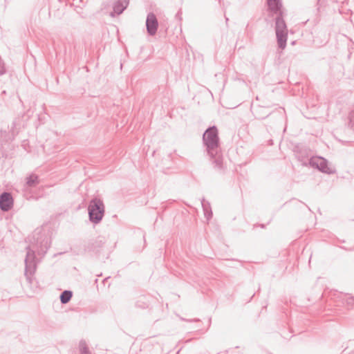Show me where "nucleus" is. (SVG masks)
Here are the masks:
<instances>
[{
	"mask_svg": "<svg viewBox=\"0 0 354 354\" xmlns=\"http://www.w3.org/2000/svg\"><path fill=\"white\" fill-rule=\"evenodd\" d=\"M278 118L280 120L283 119V112L281 111H280V110L278 111Z\"/></svg>",
	"mask_w": 354,
	"mask_h": 354,
	"instance_id": "16",
	"label": "nucleus"
},
{
	"mask_svg": "<svg viewBox=\"0 0 354 354\" xmlns=\"http://www.w3.org/2000/svg\"><path fill=\"white\" fill-rule=\"evenodd\" d=\"M46 250H47V248H46V250H44L43 249H41V250H39V251H38V254H44V253H46Z\"/></svg>",
	"mask_w": 354,
	"mask_h": 354,
	"instance_id": "18",
	"label": "nucleus"
},
{
	"mask_svg": "<svg viewBox=\"0 0 354 354\" xmlns=\"http://www.w3.org/2000/svg\"><path fill=\"white\" fill-rule=\"evenodd\" d=\"M80 354H91L85 340L82 339L79 343Z\"/></svg>",
	"mask_w": 354,
	"mask_h": 354,
	"instance_id": "13",
	"label": "nucleus"
},
{
	"mask_svg": "<svg viewBox=\"0 0 354 354\" xmlns=\"http://www.w3.org/2000/svg\"><path fill=\"white\" fill-rule=\"evenodd\" d=\"M72 296L73 293L71 290H64L59 296L61 303L63 304H67L71 300Z\"/></svg>",
	"mask_w": 354,
	"mask_h": 354,
	"instance_id": "12",
	"label": "nucleus"
},
{
	"mask_svg": "<svg viewBox=\"0 0 354 354\" xmlns=\"http://www.w3.org/2000/svg\"><path fill=\"white\" fill-rule=\"evenodd\" d=\"M268 9L277 15L280 13H284V10L282 8L281 0H266Z\"/></svg>",
	"mask_w": 354,
	"mask_h": 354,
	"instance_id": "7",
	"label": "nucleus"
},
{
	"mask_svg": "<svg viewBox=\"0 0 354 354\" xmlns=\"http://www.w3.org/2000/svg\"><path fill=\"white\" fill-rule=\"evenodd\" d=\"M26 255L25 258V272L24 275L27 281L31 284L32 283L33 276L37 269V263L35 261V251L31 249L30 246L26 247Z\"/></svg>",
	"mask_w": 354,
	"mask_h": 354,
	"instance_id": "4",
	"label": "nucleus"
},
{
	"mask_svg": "<svg viewBox=\"0 0 354 354\" xmlns=\"http://www.w3.org/2000/svg\"><path fill=\"white\" fill-rule=\"evenodd\" d=\"M146 28L149 35H155V14L149 12L146 20Z\"/></svg>",
	"mask_w": 354,
	"mask_h": 354,
	"instance_id": "9",
	"label": "nucleus"
},
{
	"mask_svg": "<svg viewBox=\"0 0 354 354\" xmlns=\"http://www.w3.org/2000/svg\"><path fill=\"white\" fill-rule=\"evenodd\" d=\"M88 212L91 223L95 224L100 223L105 212L103 201L97 198H93L88 205Z\"/></svg>",
	"mask_w": 354,
	"mask_h": 354,
	"instance_id": "3",
	"label": "nucleus"
},
{
	"mask_svg": "<svg viewBox=\"0 0 354 354\" xmlns=\"http://www.w3.org/2000/svg\"><path fill=\"white\" fill-rule=\"evenodd\" d=\"M345 250H354V247L353 248H344Z\"/></svg>",
	"mask_w": 354,
	"mask_h": 354,
	"instance_id": "21",
	"label": "nucleus"
},
{
	"mask_svg": "<svg viewBox=\"0 0 354 354\" xmlns=\"http://www.w3.org/2000/svg\"><path fill=\"white\" fill-rule=\"evenodd\" d=\"M39 180L38 176L35 174H32L26 178V185L28 187H35L39 184Z\"/></svg>",
	"mask_w": 354,
	"mask_h": 354,
	"instance_id": "11",
	"label": "nucleus"
},
{
	"mask_svg": "<svg viewBox=\"0 0 354 354\" xmlns=\"http://www.w3.org/2000/svg\"><path fill=\"white\" fill-rule=\"evenodd\" d=\"M156 30H158V19H156Z\"/></svg>",
	"mask_w": 354,
	"mask_h": 354,
	"instance_id": "22",
	"label": "nucleus"
},
{
	"mask_svg": "<svg viewBox=\"0 0 354 354\" xmlns=\"http://www.w3.org/2000/svg\"><path fill=\"white\" fill-rule=\"evenodd\" d=\"M203 142L214 167L218 171L224 169L221 151L218 132L216 126L207 128L203 135Z\"/></svg>",
	"mask_w": 354,
	"mask_h": 354,
	"instance_id": "1",
	"label": "nucleus"
},
{
	"mask_svg": "<svg viewBox=\"0 0 354 354\" xmlns=\"http://www.w3.org/2000/svg\"><path fill=\"white\" fill-rule=\"evenodd\" d=\"M343 300H345L348 306L354 308V297H348L346 299H343Z\"/></svg>",
	"mask_w": 354,
	"mask_h": 354,
	"instance_id": "15",
	"label": "nucleus"
},
{
	"mask_svg": "<svg viewBox=\"0 0 354 354\" xmlns=\"http://www.w3.org/2000/svg\"><path fill=\"white\" fill-rule=\"evenodd\" d=\"M188 322H198L199 319H194L193 320H187Z\"/></svg>",
	"mask_w": 354,
	"mask_h": 354,
	"instance_id": "20",
	"label": "nucleus"
},
{
	"mask_svg": "<svg viewBox=\"0 0 354 354\" xmlns=\"http://www.w3.org/2000/svg\"><path fill=\"white\" fill-rule=\"evenodd\" d=\"M6 91H2V93H1V94H2V95H4V94H6Z\"/></svg>",
	"mask_w": 354,
	"mask_h": 354,
	"instance_id": "24",
	"label": "nucleus"
},
{
	"mask_svg": "<svg viewBox=\"0 0 354 354\" xmlns=\"http://www.w3.org/2000/svg\"><path fill=\"white\" fill-rule=\"evenodd\" d=\"M201 205L204 212L205 217L207 220H209L212 217L210 203L208 201H206L205 198H203L201 201Z\"/></svg>",
	"mask_w": 354,
	"mask_h": 354,
	"instance_id": "10",
	"label": "nucleus"
},
{
	"mask_svg": "<svg viewBox=\"0 0 354 354\" xmlns=\"http://www.w3.org/2000/svg\"><path fill=\"white\" fill-rule=\"evenodd\" d=\"M225 21H226V23H227V21H228V18L227 17H225Z\"/></svg>",
	"mask_w": 354,
	"mask_h": 354,
	"instance_id": "25",
	"label": "nucleus"
},
{
	"mask_svg": "<svg viewBox=\"0 0 354 354\" xmlns=\"http://www.w3.org/2000/svg\"><path fill=\"white\" fill-rule=\"evenodd\" d=\"M261 227L263 228V227H264V225H263V224H261Z\"/></svg>",
	"mask_w": 354,
	"mask_h": 354,
	"instance_id": "26",
	"label": "nucleus"
},
{
	"mask_svg": "<svg viewBox=\"0 0 354 354\" xmlns=\"http://www.w3.org/2000/svg\"><path fill=\"white\" fill-rule=\"evenodd\" d=\"M270 114H271V113H268L265 117H261V118H261V119H263V118H265L268 117V115H270Z\"/></svg>",
	"mask_w": 354,
	"mask_h": 354,
	"instance_id": "23",
	"label": "nucleus"
},
{
	"mask_svg": "<svg viewBox=\"0 0 354 354\" xmlns=\"http://www.w3.org/2000/svg\"><path fill=\"white\" fill-rule=\"evenodd\" d=\"M349 125L354 129V109L351 111L348 115Z\"/></svg>",
	"mask_w": 354,
	"mask_h": 354,
	"instance_id": "14",
	"label": "nucleus"
},
{
	"mask_svg": "<svg viewBox=\"0 0 354 354\" xmlns=\"http://www.w3.org/2000/svg\"><path fill=\"white\" fill-rule=\"evenodd\" d=\"M151 154L152 156H153L155 155V149H152L151 150Z\"/></svg>",
	"mask_w": 354,
	"mask_h": 354,
	"instance_id": "19",
	"label": "nucleus"
},
{
	"mask_svg": "<svg viewBox=\"0 0 354 354\" xmlns=\"http://www.w3.org/2000/svg\"><path fill=\"white\" fill-rule=\"evenodd\" d=\"M181 15H182V12H181V10H180L177 12V14H176V17L177 18H178V19L180 20V19H181Z\"/></svg>",
	"mask_w": 354,
	"mask_h": 354,
	"instance_id": "17",
	"label": "nucleus"
},
{
	"mask_svg": "<svg viewBox=\"0 0 354 354\" xmlns=\"http://www.w3.org/2000/svg\"><path fill=\"white\" fill-rule=\"evenodd\" d=\"M284 15L280 13L279 15H277L274 19L277 41L279 48L281 49H284L286 46L288 32L286 23L283 19Z\"/></svg>",
	"mask_w": 354,
	"mask_h": 354,
	"instance_id": "2",
	"label": "nucleus"
},
{
	"mask_svg": "<svg viewBox=\"0 0 354 354\" xmlns=\"http://www.w3.org/2000/svg\"><path fill=\"white\" fill-rule=\"evenodd\" d=\"M308 164L310 167L325 174H330L335 172L332 168L328 167L327 160L320 156L310 158Z\"/></svg>",
	"mask_w": 354,
	"mask_h": 354,
	"instance_id": "5",
	"label": "nucleus"
},
{
	"mask_svg": "<svg viewBox=\"0 0 354 354\" xmlns=\"http://www.w3.org/2000/svg\"><path fill=\"white\" fill-rule=\"evenodd\" d=\"M129 4V0H118L113 5V10L110 13L112 17H114L115 15H120L126 9Z\"/></svg>",
	"mask_w": 354,
	"mask_h": 354,
	"instance_id": "8",
	"label": "nucleus"
},
{
	"mask_svg": "<svg viewBox=\"0 0 354 354\" xmlns=\"http://www.w3.org/2000/svg\"><path fill=\"white\" fill-rule=\"evenodd\" d=\"M13 198L10 193L3 192L0 195V209L3 212H8L12 207Z\"/></svg>",
	"mask_w": 354,
	"mask_h": 354,
	"instance_id": "6",
	"label": "nucleus"
}]
</instances>
